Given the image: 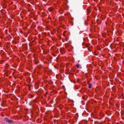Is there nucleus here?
Returning a JSON list of instances; mask_svg holds the SVG:
<instances>
[{
  "label": "nucleus",
  "mask_w": 124,
  "mask_h": 124,
  "mask_svg": "<svg viewBox=\"0 0 124 124\" xmlns=\"http://www.w3.org/2000/svg\"><path fill=\"white\" fill-rule=\"evenodd\" d=\"M5 120L8 123H11L12 122V121L11 120H8L7 118H5Z\"/></svg>",
  "instance_id": "f257e3e1"
},
{
  "label": "nucleus",
  "mask_w": 124,
  "mask_h": 124,
  "mask_svg": "<svg viewBox=\"0 0 124 124\" xmlns=\"http://www.w3.org/2000/svg\"><path fill=\"white\" fill-rule=\"evenodd\" d=\"M76 66L78 68L80 69L81 68V67L80 65L79 64L76 65Z\"/></svg>",
  "instance_id": "f03ea898"
},
{
  "label": "nucleus",
  "mask_w": 124,
  "mask_h": 124,
  "mask_svg": "<svg viewBox=\"0 0 124 124\" xmlns=\"http://www.w3.org/2000/svg\"><path fill=\"white\" fill-rule=\"evenodd\" d=\"M91 85H92L91 84H90L89 85V88H91Z\"/></svg>",
  "instance_id": "7ed1b4c3"
},
{
  "label": "nucleus",
  "mask_w": 124,
  "mask_h": 124,
  "mask_svg": "<svg viewBox=\"0 0 124 124\" xmlns=\"http://www.w3.org/2000/svg\"><path fill=\"white\" fill-rule=\"evenodd\" d=\"M62 88L64 87V88H65L62 85Z\"/></svg>",
  "instance_id": "20e7f679"
},
{
  "label": "nucleus",
  "mask_w": 124,
  "mask_h": 124,
  "mask_svg": "<svg viewBox=\"0 0 124 124\" xmlns=\"http://www.w3.org/2000/svg\"><path fill=\"white\" fill-rule=\"evenodd\" d=\"M62 27H63V24H62Z\"/></svg>",
  "instance_id": "39448f33"
},
{
  "label": "nucleus",
  "mask_w": 124,
  "mask_h": 124,
  "mask_svg": "<svg viewBox=\"0 0 124 124\" xmlns=\"http://www.w3.org/2000/svg\"><path fill=\"white\" fill-rule=\"evenodd\" d=\"M62 53H63V52H62ZM63 53H62V54H63Z\"/></svg>",
  "instance_id": "423d86ee"
}]
</instances>
